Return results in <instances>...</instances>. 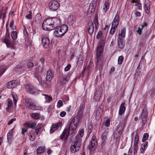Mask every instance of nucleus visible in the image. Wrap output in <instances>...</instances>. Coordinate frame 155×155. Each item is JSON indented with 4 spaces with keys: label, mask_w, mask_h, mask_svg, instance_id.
<instances>
[{
    "label": "nucleus",
    "mask_w": 155,
    "mask_h": 155,
    "mask_svg": "<svg viewBox=\"0 0 155 155\" xmlns=\"http://www.w3.org/2000/svg\"><path fill=\"white\" fill-rule=\"evenodd\" d=\"M55 19L52 18H47L44 21L42 25L43 29L45 30L51 31L55 28L54 21Z\"/></svg>",
    "instance_id": "f257e3e1"
},
{
    "label": "nucleus",
    "mask_w": 155,
    "mask_h": 155,
    "mask_svg": "<svg viewBox=\"0 0 155 155\" xmlns=\"http://www.w3.org/2000/svg\"><path fill=\"white\" fill-rule=\"evenodd\" d=\"M68 30L67 26L65 25H63L59 27H57L54 33L57 37H61L65 34Z\"/></svg>",
    "instance_id": "f03ea898"
},
{
    "label": "nucleus",
    "mask_w": 155,
    "mask_h": 155,
    "mask_svg": "<svg viewBox=\"0 0 155 155\" xmlns=\"http://www.w3.org/2000/svg\"><path fill=\"white\" fill-rule=\"evenodd\" d=\"M23 103L26 106L33 110H40L41 109V106H36L32 102V100L28 98L24 99Z\"/></svg>",
    "instance_id": "7ed1b4c3"
},
{
    "label": "nucleus",
    "mask_w": 155,
    "mask_h": 155,
    "mask_svg": "<svg viewBox=\"0 0 155 155\" xmlns=\"http://www.w3.org/2000/svg\"><path fill=\"white\" fill-rule=\"evenodd\" d=\"M81 139L76 140L73 145H71L70 148V150L71 153H75L78 151L81 148Z\"/></svg>",
    "instance_id": "20e7f679"
},
{
    "label": "nucleus",
    "mask_w": 155,
    "mask_h": 155,
    "mask_svg": "<svg viewBox=\"0 0 155 155\" xmlns=\"http://www.w3.org/2000/svg\"><path fill=\"white\" fill-rule=\"evenodd\" d=\"M8 35H6L5 36L3 39V42L6 44L7 47L13 48L15 43L14 41H12L9 39L10 34L9 32H8Z\"/></svg>",
    "instance_id": "39448f33"
},
{
    "label": "nucleus",
    "mask_w": 155,
    "mask_h": 155,
    "mask_svg": "<svg viewBox=\"0 0 155 155\" xmlns=\"http://www.w3.org/2000/svg\"><path fill=\"white\" fill-rule=\"evenodd\" d=\"M59 6L60 4L58 2L55 1H52L49 2V8L50 10L54 11L58 9Z\"/></svg>",
    "instance_id": "423d86ee"
},
{
    "label": "nucleus",
    "mask_w": 155,
    "mask_h": 155,
    "mask_svg": "<svg viewBox=\"0 0 155 155\" xmlns=\"http://www.w3.org/2000/svg\"><path fill=\"white\" fill-rule=\"evenodd\" d=\"M78 124V122L76 121L75 119H73L72 120L70 124L69 127L68 128L71 131V134L74 133V131L77 128Z\"/></svg>",
    "instance_id": "0eeeda50"
},
{
    "label": "nucleus",
    "mask_w": 155,
    "mask_h": 155,
    "mask_svg": "<svg viewBox=\"0 0 155 155\" xmlns=\"http://www.w3.org/2000/svg\"><path fill=\"white\" fill-rule=\"evenodd\" d=\"M104 47L103 46L101 45L98 46L97 48V52H96V56H97V63H98L100 62V56L101 54L102 53Z\"/></svg>",
    "instance_id": "6e6552de"
},
{
    "label": "nucleus",
    "mask_w": 155,
    "mask_h": 155,
    "mask_svg": "<svg viewBox=\"0 0 155 155\" xmlns=\"http://www.w3.org/2000/svg\"><path fill=\"white\" fill-rule=\"evenodd\" d=\"M147 112L146 111V109H143L140 117L141 120V123L143 125H145L147 121Z\"/></svg>",
    "instance_id": "1a4fd4ad"
},
{
    "label": "nucleus",
    "mask_w": 155,
    "mask_h": 155,
    "mask_svg": "<svg viewBox=\"0 0 155 155\" xmlns=\"http://www.w3.org/2000/svg\"><path fill=\"white\" fill-rule=\"evenodd\" d=\"M70 130L68 128H65L62 134L60 136V138L62 139H64V140H66L68 138L69 134H71Z\"/></svg>",
    "instance_id": "9d476101"
},
{
    "label": "nucleus",
    "mask_w": 155,
    "mask_h": 155,
    "mask_svg": "<svg viewBox=\"0 0 155 155\" xmlns=\"http://www.w3.org/2000/svg\"><path fill=\"white\" fill-rule=\"evenodd\" d=\"M41 41L43 46L44 48H47L49 47L50 44V41L48 38L46 37L42 38Z\"/></svg>",
    "instance_id": "9b49d317"
},
{
    "label": "nucleus",
    "mask_w": 155,
    "mask_h": 155,
    "mask_svg": "<svg viewBox=\"0 0 155 155\" xmlns=\"http://www.w3.org/2000/svg\"><path fill=\"white\" fill-rule=\"evenodd\" d=\"M119 15L117 14L114 17L113 21L111 27L117 28L119 21Z\"/></svg>",
    "instance_id": "f8f14e48"
},
{
    "label": "nucleus",
    "mask_w": 155,
    "mask_h": 155,
    "mask_svg": "<svg viewBox=\"0 0 155 155\" xmlns=\"http://www.w3.org/2000/svg\"><path fill=\"white\" fill-rule=\"evenodd\" d=\"M102 94V91L101 88H100L99 89L97 90L94 97L95 100L96 101H99L101 97Z\"/></svg>",
    "instance_id": "ddd939ff"
},
{
    "label": "nucleus",
    "mask_w": 155,
    "mask_h": 155,
    "mask_svg": "<svg viewBox=\"0 0 155 155\" xmlns=\"http://www.w3.org/2000/svg\"><path fill=\"white\" fill-rule=\"evenodd\" d=\"M127 117H123L121 116H119L118 118V121H119V124L120 125L124 126L127 120Z\"/></svg>",
    "instance_id": "4468645a"
},
{
    "label": "nucleus",
    "mask_w": 155,
    "mask_h": 155,
    "mask_svg": "<svg viewBox=\"0 0 155 155\" xmlns=\"http://www.w3.org/2000/svg\"><path fill=\"white\" fill-rule=\"evenodd\" d=\"M94 29L93 23L91 21H89L88 23L87 31L90 35H91L93 33Z\"/></svg>",
    "instance_id": "2eb2a0df"
},
{
    "label": "nucleus",
    "mask_w": 155,
    "mask_h": 155,
    "mask_svg": "<svg viewBox=\"0 0 155 155\" xmlns=\"http://www.w3.org/2000/svg\"><path fill=\"white\" fill-rule=\"evenodd\" d=\"M75 20V17L73 15H71L67 19L68 23L70 25H72Z\"/></svg>",
    "instance_id": "dca6fc26"
},
{
    "label": "nucleus",
    "mask_w": 155,
    "mask_h": 155,
    "mask_svg": "<svg viewBox=\"0 0 155 155\" xmlns=\"http://www.w3.org/2000/svg\"><path fill=\"white\" fill-rule=\"evenodd\" d=\"M17 85V83L15 81H12L8 82L7 86L8 88L12 89L15 87Z\"/></svg>",
    "instance_id": "f3484780"
},
{
    "label": "nucleus",
    "mask_w": 155,
    "mask_h": 155,
    "mask_svg": "<svg viewBox=\"0 0 155 155\" xmlns=\"http://www.w3.org/2000/svg\"><path fill=\"white\" fill-rule=\"evenodd\" d=\"M125 103H122L120 107L119 110V114L120 115H122L124 113L126 109V107L124 106Z\"/></svg>",
    "instance_id": "a211bd4d"
},
{
    "label": "nucleus",
    "mask_w": 155,
    "mask_h": 155,
    "mask_svg": "<svg viewBox=\"0 0 155 155\" xmlns=\"http://www.w3.org/2000/svg\"><path fill=\"white\" fill-rule=\"evenodd\" d=\"M97 144V142L96 138L95 136H93L91 139V147L92 148L93 147H96Z\"/></svg>",
    "instance_id": "6ab92c4d"
},
{
    "label": "nucleus",
    "mask_w": 155,
    "mask_h": 155,
    "mask_svg": "<svg viewBox=\"0 0 155 155\" xmlns=\"http://www.w3.org/2000/svg\"><path fill=\"white\" fill-rule=\"evenodd\" d=\"M36 125V123L34 122H28L24 124V125L26 127H28L32 129H34Z\"/></svg>",
    "instance_id": "aec40b11"
},
{
    "label": "nucleus",
    "mask_w": 155,
    "mask_h": 155,
    "mask_svg": "<svg viewBox=\"0 0 155 155\" xmlns=\"http://www.w3.org/2000/svg\"><path fill=\"white\" fill-rule=\"evenodd\" d=\"M61 123L59 122L58 124L52 125L51 127L50 131L51 133L54 132L55 130H57L58 128L61 126Z\"/></svg>",
    "instance_id": "412c9836"
},
{
    "label": "nucleus",
    "mask_w": 155,
    "mask_h": 155,
    "mask_svg": "<svg viewBox=\"0 0 155 155\" xmlns=\"http://www.w3.org/2000/svg\"><path fill=\"white\" fill-rule=\"evenodd\" d=\"M44 71V69L42 67L39 66H35L33 71L35 74H37L39 73L42 72Z\"/></svg>",
    "instance_id": "4be33fe9"
},
{
    "label": "nucleus",
    "mask_w": 155,
    "mask_h": 155,
    "mask_svg": "<svg viewBox=\"0 0 155 155\" xmlns=\"http://www.w3.org/2000/svg\"><path fill=\"white\" fill-rule=\"evenodd\" d=\"M117 45L118 47L120 49H122L124 48V42L123 41L122 38H119L117 41Z\"/></svg>",
    "instance_id": "5701e85b"
},
{
    "label": "nucleus",
    "mask_w": 155,
    "mask_h": 155,
    "mask_svg": "<svg viewBox=\"0 0 155 155\" xmlns=\"http://www.w3.org/2000/svg\"><path fill=\"white\" fill-rule=\"evenodd\" d=\"M53 75L52 71L50 70L48 71L47 73L46 79L47 81H50L53 78Z\"/></svg>",
    "instance_id": "b1692460"
},
{
    "label": "nucleus",
    "mask_w": 155,
    "mask_h": 155,
    "mask_svg": "<svg viewBox=\"0 0 155 155\" xmlns=\"http://www.w3.org/2000/svg\"><path fill=\"white\" fill-rule=\"evenodd\" d=\"M148 145V142H146L141 145V147L140 149V152L143 153L147 148Z\"/></svg>",
    "instance_id": "393cba45"
},
{
    "label": "nucleus",
    "mask_w": 155,
    "mask_h": 155,
    "mask_svg": "<svg viewBox=\"0 0 155 155\" xmlns=\"http://www.w3.org/2000/svg\"><path fill=\"white\" fill-rule=\"evenodd\" d=\"M132 3H135V5L137 6V8L139 9H141V4L140 3L138 0H129Z\"/></svg>",
    "instance_id": "a878e982"
},
{
    "label": "nucleus",
    "mask_w": 155,
    "mask_h": 155,
    "mask_svg": "<svg viewBox=\"0 0 155 155\" xmlns=\"http://www.w3.org/2000/svg\"><path fill=\"white\" fill-rule=\"evenodd\" d=\"M41 18L42 17L41 14L38 13L35 16V21L37 24H40L41 21Z\"/></svg>",
    "instance_id": "bb28decb"
},
{
    "label": "nucleus",
    "mask_w": 155,
    "mask_h": 155,
    "mask_svg": "<svg viewBox=\"0 0 155 155\" xmlns=\"http://www.w3.org/2000/svg\"><path fill=\"white\" fill-rule=\"evenodd\" d=\"M110 3L108 1H106L104 3L102 8V11L103 12H105L107 10L109 6Z\"/></svg>",
    "instance_id": "cd10ccee"
},
{
    "label": "nucleus",
    "mask_w": 155,
    "mask_h": 155,
    "mask_svg": "<svg viewBox=\"0 0 155 155\" xmlns=\"http://www.w3.org/2000/svg\"><path fill=\"white\" fill-rule=\"evenodd\" d=\"M12 105L13 103L12 100L10 99H8L7 104V105L8 106L6 108V110L8 111L12 107Z\"/></svg>",
    "instance_id": "c85d7f7f"
},
{
    "label": "nucleus",
    "mask_w": 155,
    "mask_h": 155,
    "mask_svg": "<svg viewBox=\"0 0 155 155\" xmlns=\"http://www.w3.org/2000/svg\"><path fill=\"white\" fill-rule=\"evenodd\" d=\"M110 119L108 118L105 121H104L101 125V127H103L104 126L108 127L110 125Z\"/></svg>",
    "instance_id": "c756f323"
},
{
    "label": "nucleus",
    "mask_w": 155,
    "mask_h": 155,
    "mask_svg": "<svg viewBox=\"0 0 155 155\" xmlns=\"http://www.w3.org/2000/svg\"><path fill=\"white\" fill-rule=\"evenodd\" d=\"M12 130L9 131L7 135V140L8 143H11L12 138Z\"/></svg>",
    "instance_id": "7c9ffc66"
},
{
    "label": "nucleus",
    "mask_w": 155,
    "mask_h": 155,
    "mask_svg": "<svg viewBox=\"0 0 155 155\" xmlns=\"http://www.w3.org/2000/svg\"><path fill=\"white\" fill-rule=\"evenodd\" d=\"M12 95L13 98L14 103L15 104V106L16 107L17 102L18 100V97L16 94L14 92L12 93Z\"/></svg>",
    "instance_id": "2f4dec72"
},
{
    "label": "nucleus",
    "mask_w": 155,
    "mask_h": 155,
    "mask_svg": "<svg viewBox=\"0 0 155 155\" xmlns=\"http://www.w3.org/2000/svg\"><path fill=\"white\" fill-rule=\"evenodd\" d=\"M11 35L13 40H15L17 38V32L15 31H12L11 33Z\"/></svg>",
    "instance_id": "473e14b6"
},
{
    "label": "nucleus",
    "mask_w": 155,
    "mask_h": 155,
    "mask_svg": "<svg viewBox=\"0 0 155 155\" xmlns=\"http://www.w3.org/2000/svg\"><path fill=\"white\" fill-rule=\"evenodd\" d=\"M44 96V98L45 99L46 102H50L52 100L51 97L49 96L46 94H42Z\"/></svg>",
    "instance_id": "72a5a7b5"
},
{
    "label": "nucleus",
    "mask_w": 155,
    "mask_h": 155,
    "mask_svg": "<svg viewBox=\"0 0 155 155\" xmlns=\"http://www.w3.org/2000/svg\"><path fill=\"white\" fill-rule=\"evenodd\" d=\"M126 28H124L121 31V33L118 35L120 36L122 38H124L125 36Z\"/></svg>",
    "instance_id": "f704fd0d"
},
{
    "label": "nucleus",
    "mask_w": 155,
    "mask_h": 155,
    "mask_svg": "<svg viewBox=\"0 0 155 155\" xmlns=\"http://www.w3.org/2000/svg\"><path fill=\"white\" fill-rule=\"evenodd\" d=\"M45 148L43 147H39L37 150V153L38 154H41L44 152Z\"/></svg>",
    "instance_id": "c9c22d12"
},
{
    "label": "nucleus",
    "mask_w": 155,
    "mask_h": 155,
    "mask_svg": "<svg viewBox=\"0 0 155 155\" xmlns=\"http://www.w3.org/2000/svg\"><path fill=\"white\" fill-rule=\"evenodd\" d=\"M6 17V12H2L0 13V20H2L3 22H4V19Z\"/></svg>",
    "instance_id": "e433bc0d"
},
{
    "label": "nucleus",
    "mask_w": 155,
    "mask_h": 155,
    "mask_svg": "<svg viewBox=\"0 0 155 155\" xmlns=\"http://www.w3.org/2000/svg\"><path fill=\"white\" fill-rule=\"evenodd\" d=\"M31 116L34 119H38L39 117V114L37 113H32L30 114Z\"/></svg>",
    "instance_id": "4c0bfd02"
},
{
    "label": "nucleus",
    "mask_w": 155,
    "mask_h": 155,
    "mask_svg": "<svg viewBox=\"0 0 155 155\" xmlns=\"http://www.w3.org/2000/svg\"><path fill=\"white\" fill-rule=\"evenodd\" d=\"M139 141V137L138 134L136 132V134L135 136L134 144L136 145L138 144Z\"/></svg>",
    "instance_id": "58836bf2"
},
{
    "label": "nucleus",
    "mask_w": 155,
    "mask_h": 155,
    "mask_svg": "<svg viewBox=\"0 0 155 155\" xmlns=\"http://www.w3.org/2000/svg\"><path fill=\"white\" fill-rule=\"evenodd\" d=\"M95 8L92 7L89 5L88 9L87 12L89 14L92 13L95 11Z\"/></svg>",
    "instance_id": "ea45409f"
},
{
    "label": "nucleus",
    "mask_w": 155,
    "mask_h": 155,
    "mask_svg": "<svg viewBox=\"0 0 155 155\" xmlns=\"http://www.w3.org/2000/svg\"><path fill=\"white\" fill-rule=\"evenodd\" d=\"M66 77H63L60 79V82L62 84H65L68 81Z\"/></svg>",
    "instance_id": "a19ab883"
},
{
    "label": "nucleus",
    "mask_w": 155,
    "mask_h": 155,
    "mask_svg": "<svg viewBox=\"0 0 155 155\" xmlns=\"http://www.w3.org/2000/svg\"><path fill=\"white\" fill-rule=\"evenodd\" d=\"M97 2V0H93L91 2V3L90 4V5L92 7L95 8L96 6Z\"/></svg>",
    "instance_id": "79ce46f5"
},
{
    "label": "nucleus",
    "mask_w": 155,
    "mask_h": 155,
    "mask_svg": "<svg viewBox=\"0 0 155 155\" xmlns=\"http://www.w3.org/2000/svg\"><path fill=\"white\" fill-rule=\"evenodd\" d=\"M93 23L95 24V28L97 29L99 23L98 20L97 18H95L93 20Z\"/></svg>",
    "instance_id": "37998d69"
},
{
    "label": "nucleus",
    "mask_w": 155,
    "mask_h": 155,
    "mask_svg": "<svg viewBox=\"0 0 155 155\" xmlns=\"http://www.w3.org/2000/svg\"><path fill=\"white\" fill-rule=\"evenodd\" d=\"M26 88L28 91H30V92H32L33 91V87L32 86L29 85H28L26 86Z\"/></svg>",
    "instance_id": "c03bdc74"
},
{
    "label": "nucleus",
    "mask_w": 155,
    "mask_h": 155,
    "mask_svg": "<svg viewBox=\"0 0 155 155\" xmlns=\"http://www.w3.org/2000/svg\"><path fill=\"white\" fill-rule=\"evenodd\" d=\"M124 60V57L123 56H119L118 58V63L119 64H122Z\"/></svg>",
    "instance_id": "a18cd8bd"
},
{
    "label": "nucleus",
    "mask_w": 155,
    "mask_h": 155,
    "mask_svg": "<svg viewBox=\"0 0 155 155\" xmlns=\"http://www.w3.org/2000/svg\"><path fill=\"white\" fill-rule=\"evenodd\" d=\"M106 37V36L103 37H102L100 41V43H101V45L103 46H104L105 44Z\"/></svg>",
    "instance_id": "49530a36"
},
{
    "label": "nucleus",
    "mask_w": 155,
    "mask_h": 155,
    "mask_svg": "<svg viewBox=\"0 0 155 155\" xmlns=\"http://www.w3.org/2000/svg\"><path fill=\"white\" fill-rule=\"evenodd\" d=\"M93 130V126L91 124H89L88 127V132L89 134H90Z\"/></svg>",
    "instance_id": "de8ad7c7"
},
{
    "label": "nucleus",
    "mask_w": 155,
    "mask_h": 155,
    "mask_svg": "<svg viewBox=\"0 0 155 155\" xmlns=\"http://www.w3.org/2000/svg\"><path fill=\"white\" fill-rule=\"evenodd\" d=\"M148 136L149 135L148 134H144L143 135V138H142V141L144 142L147 139Z\"/></svg>",
    "instance_id": "09e8293b"
},
{
    "label": "nucleus",
    "mask_w": 155,
    "mask_h": 155,
    "mask_svg": "<svg viewBox=\"0 0 155 155\" xmlns=\"http://www.w3.org/2000/svg\"><path fill=\"white\" fill-rule=\"evenodd\" d=\"M6 70L4 67H0V76Z\"/></svg>",
    "instance_id": "8fccbe9b"
},
{
    "label": "nucleus",
    "mask_w": 155,
    "mask_h": 155,
    "mask_svg": "<svg viewBox=\"0 0 155 155\" xmlns=\"http://www.w3.org/2000/svg\"><path fill=\"white\" fill-rule=\"evenodd\" d=\"M117 28L111 27L110 31V34L111 35H113L115 32V30Z\"/></svg>",
    "instance_id": "3c124183"
},
{
    "label": "nucleus",
    "mask_w": 155,
    "mask_h": 155,
    "mask_svg": "<svg viewBox=\"0 0 155 155\" xmlns=\"http://www.w3.org/2000/svg\"><path fill=\"white\" fill-rule=\"evenodd\" d=\"M144 9L145 10L146 13L148 14L150 12V6H149V7L148 6H144Z\"/></svg>",
    "instance_id": "603ef678"
},
{
    "label": "nucleus",
    "mask_w": 155,
    "mask_h": 155,
    "mask_svg": "<svg viewBox=\"0 0 155 155\" xmlns=\"http://www.w3.org/2000/svg\"><path fill=\"white\" fill-rule=\"evenodd\" d=\"M63 105V103L62 101L61 100H59L58 102L57 107H58L60 108Z\"/></svg>",
    "instance_id": "864d4df0"
},
{
    "label": "nucleus",
    "mask_w": 155,
    "mask_h": 155,
    "mask_svg": "<svg viewBox=\"0 0 155 155\" xmlns=\"http://www.w3.org/2000/svg\"><path fill=\"white\" fill-rule=\"evenodd\" d=\"M138 150V144L136 145L134 144V154L136 153L137 151Z\"/></svg>",
    "instance_id": "5fc2aeb1"
},
{
    "label": "nucleus",
    "mask_w": 155,
    "mask_h": 155,
    "mask_svg": "<svg viewBox=\"0 0 155 155\" xmlns=\"http://www.w3.org/2000/svg\"><path fill=\"white\" fill-rule=\"evenodd\" d=\"M96 119H99L101 117V114L98 111H97L96 114Z\"/></svg>",
    "instance_id": "6e6d98bb"
},
{
    "label": "nucleus",
    "mask_w": 155,
    "mask_h": 155,
    "mask_svg": "<svg viewBox=\"0 0 155 155\" xmlns=\"http://www.w3.org/2000/svg\"><path fill=\"white\" fill-rule=\"evenodd\" d=\"M71 64H68L64 68V71H68L71 68Z\"/></svg>",
    "instance_id": "4d7b16f0"
},
{
    "label": "nucleus",
    "mask_w": 155,
    "mask_h": 155,
    "mask_svg": "<svg viewBox=\"0 0 155 155\" xmlns=\"http://www.w3.org/2000/svg\"><path fill=\"white\" fill-rule=\"evenodd\" d=\"M84 131V130L83 129H81L79 132L78 134L81 137H82L83 136Z\"/></svg>",
    "instance_id": "13d9d810"
},
{
    "label": "nucleus",
    "mask_w": 155,
    "mask_h": 155,
    "mask_svg": "<svg viewBox=\"0 0 155 155\" xmlns=\"http://www.w3.org/2000/svg\"><path fill=\"white\" fill-rule=\"evenodd\" d=\"M150 3L149 1H145L144 4V6L146 7L148 6L149 7L150 6Z\"/></svg>",
    "instance_id": "bf43d9fd"
},
{
    "label": "nucleus",
    "mask_w": 155,
    "mask_h": 155,
    "mask_svg": "<svg viewBox=\"0 0 155 155\" xmlns=\"http://www.w3.org/2000/svg\"><path fill=\"white\" fill-rule=\"evenodd\" d=\"M34 66V64L33 62H29L27 64V66L29 68H30Z\"/></svg>",
    "instance_id": "052dcab7"
},
{
    "label": "nucleus",
    "mask_w": 155,
    "mask_h": 155,
    "mask_svg": "<svg viewBox=\"0 0 155 155\" xmlns=\"http://www.w3.org/2000/svg\"><path fill=\"white\" fill-rule=\"evenodd\" d=\"M29 139L31 141H33L35 138V136L34 135H30L29 137Z\"/></svg>",
    "instance_id": "680f3d73"
},
{
    "label": "nucleus",
    "mask_w": 155,
    "mask_h": 155,
    "mask_svg": "<svg viewBox=\"0 0 155 155\" xmlns=\"http://www.w3.org/2000/svg\"><path fill=\"white\" fill-rule=\"evenodd\" d=\"M102 32L101 31H99L97 35L96 38L98 39H99L101 38V36Z\"/></svg>",
    "instance_id": "e2e57ef3"
},
{
    "label": "nucleus",
    "mask_w": 155,
    "mask_h": 155,
    "mask_svg": "<svg viewBox=\"0 0 155 155\" xmlns=\"http://www.w3.org/2000/svg\"><path fill=\"white\" fill-rule=\"evenodd\" d=\"M16 119L15 118H13L11 120H10L9 122L8 123V125H10L12 124L14 121H15L16 120Z\"/></svg>",
    "instance_id": "0e129e2a"
},
{
    "label": "nucleus",
    "mask_w": 155,
    "mask_h": 155,
    "mask_svg": "<svg viewBox=\"0 0 155 155\" xmlns=\"http://www.w3.org/2000/svg\"><path fill=\"white\" fill-rule=\"evenodd\" d=\"M78 116L80 118H81L82 116V111H79L78 114Z\"/></svg>",
    "instance_id": "69168bd1"
},
{
    "label": "nucleus",
    "mask_w": 155,
    "mask_h": 155,
    "mask_svg": "<svg viewBox=\"0 0 155 155\" xmlns=\"http://www.w3.org/2000/svg\"><path fill=\"white\" fill-rule=\"evenodd\" d=\"M66 114V112L65 111H63L60 113V116L61 117H63L65 116Z\"/></svg>",
    "instance_id": "338daca9"
},
{
    "label": "nucleus",
    "mask_w": 155,
    "mask_h": 155,
    "mask_svg": "<svg viewBox=\"0 0 155 155\" xmlns=\"http://www.w3.org/2000/svg\"><path fill=\"white\" fill-rule=\"evenodd\" d=\"M142 29V28H138V30L137 31V33L139 35H140L141 34Z\"/></svg>",
    "instance_id": "774afa93"
}]
</instances>
